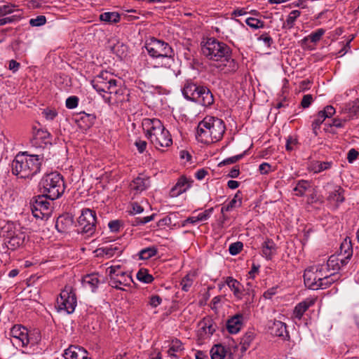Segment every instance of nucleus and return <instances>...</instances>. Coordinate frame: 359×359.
<instances>
[{
	"label": "nucleus",
	"mask_w": 359,
	"mask_h": 359,
	"mask_svg": "<svg viewBox=\"0 0 359 359\" xmlns=\"http://www.w3.org/2000/svg\"><path fill=\"white\" fill-rule=\"evenodd\" d=\"M225 130V123L222 119L207 116L198 123L196 137L198 142L209 144L219 141Z\"/></svg>",
	"instance_id": "1"
},
{
	"label": "nucleus",
	"mask_w": 359,
	"mask_h": 359,
	"mask_svg": "<svg viewBox=\"0 0 359 359\" xmlns=\"http://www.w3.org/2000/svg\"><path fill=\"white\" fill-rule=\"evenodd\" d=\"M142 127L146 136L157 149L168 147L172 144L170 132L165 129L159 119L144 118Z\"/></svg>",
	"instance_id": "2"
},
{
	"label": "nucleus",
	"mask_w": 359,
	"mask_h": 359,
	"mask_svg": "<svg viewBox=\"0 0 359 359\" xmlns=\"http://www.w3.org/2000/svg\"><path fill=\"white\" fill-rule=\"evenodd\" d=\"M339 278L335 272L327 273L325 268L311 266L305 270L304 279L305 285L311 290L324 289Z\"/></svg>",
	"instance_id": "3"
},
{
	"label": "nucleus",
	"mask_w": 359,
	"mask_h": 359,
	"mask_svg": "<svg viewBox=\"0 0 359 359\" xmlns=\"http://www.w3.org/2000/svg\"><path fill=\"white\" fill-rule=\"evenodd\" d=\"M43 194L50 200L60 198L65 192V185L63 177L57 172L45 175L41 180Z\"/></svg>",
	"instance_id": "4"
},
{
	"label": "nucleus",
	"mask_w": 359,
	"mask_h": 359,
	"mask_svg": "<svg viewBox=\"0 0 359 359\" xmlns=\"http://www.w3.org/2000/svg\"><path fill=\"white\" fill-rule=\"evenodd\" d=\"M201 50L205 57L214 61L222 60L231 55V48L226 43L214 38L208 39Z\"/></svg>",
	"instance_id": "5"
},
{
	"label": "nucleus",
	"mask_w": 359,
	"mask_h": 359,
	"mask_svg": "<svg viewBox=\"0 0 359 359\" xmlns=\"http://www.w3.org/2000/svg\"><path fill=\"white\" fill-rule=\"evenodd\" d=\"M107 73H102L97 76L92 81V85L94 89L96 90L99 93H106L109 95H103L104 101L110 104L111 99L113 98L112 95H116L119 93H121V88L118 87L117 81L107 77Z\"/></svg>",
	"instance_id": "6"
},
{
	"label": "nucleus",
	"mask_w": 359,
	"mask_h": 359,
	"mask_svg": "<svg viewBox=\"0 0 359 359\" xmlns=\"http://www.w3.org/2000/svg\"><path fill=\"white\" fill-rule=\"evenodd\" d=\"M107 272L109 276V285L116 289L126 290L124 287H129L133 282L131 276L123 271L120 265L108 267Z\"/></svg>",
	"instance_id": "7"
},
{
	"label": "nucleus",
	"mask_w": 359,
	"mask_h": 359,
	"mask_svg": "<svg viewBox=\"0 0 359 359\" xmlns=\"http://www.w3.org/2000/svg\"><path fill=\"white\" fill-rule=\"evenodd\" d=\"M45 196L39 195L33 197L29 203L30 210L34 217L37 219H47L51 213L50 203Z\"/></svg>",
	"instance_id": "8"
},
{
	"label": "nucleus",
	"mask_w": 359,
	"mask_h": 359,
	"mask_svg": "<svg viewBox=\"0 0 359 359\" xmlns=\"http://www.w3.org/2000/svg\"><path fill=\"white\" fill-rule=\"evenodd\" d=\"M96 223L95 211L88 208L84 209L78 219V231L88 236H92L95 231Z\"/></svg>",
	"instance_id": "9"
},
{
	"label": "nucleus",
	"mask_w": 359,
	"mask_h": 359,
	"mask_svg": "<svg viewBox=\"0 0 359 359\" xmlns=\"http://www.w3.org/2000/svg\"><path fill=\"white\" fill-rule=\"evenodd\" d=\"M76 297L71 286H66L57 299V305L60 311H65L68 314L72 313L76 306Z\"/></svg>",
	"instance_id": "10"
},
{
	"label": "nucleus",
	"mask_w": 359,
	"mask_h": 359,
	"mask_svg": "<svg viewBox=\"0 0 359 359\" xmlns=\"http://www.w3.org/2000/svg\"><path fill=\"white\" fill-rule=\"evenodd\" d=\"M172 55L173 54H168L166 56L158 57L159 60L154 67L156 69V74L158 76L165 79L176 75L173 69L175 59Z\"/></svg>",
	"instance_id": "11"
},
{
	"label": "nucleus",
	"mask_w": 359,
	"mask_h": 359,
	"mask_svg": "<svg viewBox=\"0 0 359 359\" xmlns=\"http://www.w3.org/2000/svg\"><path fill=\"white\" fill-rule=\"evenodd\" d=\"M25 335V333H24ZM41 341V333L39 329L27 330L24 338V354H34L41 351L39 343Z\"/></svg>",
	"instance_id": "12"
},
{
	"label": "nucleus",
	"mask_w": 359,
	"mask_h": 359,
	"mask_svg": "<svg viewBox=\"0 0 359 359\" xmlns=\"http://www.w3.org/2000/svg\"><path fill=\"white\" fill-rule=\"evenodd\" d=\"M145 48L151 57H160L173 54L172 48L163 41L152 38L146 43Z\"/></svg>",
	"instance_id": "13"
},
{
	"label": "nucleus",
	"mask_w": 359,
	"mask_h": 359,
	"mask_svg": "<svg viewBox=\"0 0 359 359\" xmlns=\"http://www.w3.org/2000/svg\"><path fill=\"white\" fill-rule=\"evenodd\" d=\"M24 156H26L24 165V180H31L40 172L43 159L39 155L28 154L27 151H24Z\"/></svg>",
	"instance_id": "14"
},
{
	"label": "nucleus",
	"mask_w": 359,
	"mask_h": 359,
	"mask_svg": "<svg viewBox=\"0 0 359 359\" xmlns=\"http://www.w3.org/2000/svg\"><path fill=\"white\" fill-rule=\"evenodd\" d=\"M217 325L210 318H205L198 323L197 336L199 340L204 341L210 339L216 331Z\"/></svg>",
	"instance_id": "15"
},
{
	"label": "nucleus",
	"mask_w": 359,
	"mask_h": 359,
	"mask_svg": "<svg viewBox=\"0 0 359 359\" xmlns=\"http://www.w3.org/2000/svg\"><path fill=\"white\" fill-rule=\"evenodd\" d=\"M316 301V298L310 297L297 304L292 313L294 320H300L308 309L314 305Z\"/></svg>",
	"instance_id": "16"
},
{
	"label": "nucleus",
	"mask_w": 359,
	"mask_h": 359,
	"mask_svg": "<svg viewBox=\"0 0 359 359\" xmlns=\"http://www.w3.org/2000/svg\"><path fill=\"white\" fill-rule=\"evenodd\" d=\"M97 256L109 259L115 255H119L122 252V248L117 243H112L97 248L95 251Z\"/></svg>",
	"instance_id": "17"
},
{
	"label": "nucleus",
	"mask_w": 359,
	"mask_h": 359,
	"mask_svg": "<svg viewBox=\"0 0 359 359\" xmlns=\"http://www.w3.org/2000/svg\"><path fill=\"white\" fill-rule=\"evenodd\" d=\"M63 356L65 359H90L86 350L76 346H70L67 348Z\"/></svg>",
	"instance_id": "18"
},
{
	"label": "nucleus",
	"mask_w": 359,
	"mask_h": 359,
	"mask_svg": "<svg viewBox=\"0 0 359 359\" xmlns=\"http://www.w3.org/2000/svg\"><path fill=\"white\" fill-rule=\"evenodd\" d=\"M150 186L148 177L138 176L130 184V189L134 194H138L145 191Z\"/></svg>",
	"instance_id": "19"
},
{
	"label": "nucleus",
	"mask_w": 359,
	"mask_h": 359,
	"mask_svg": "<svg viewBox=\"0 0 359 359\" xmlns=\"http://www.w3.org/2000/svg\"><path fill=\"white\" fill-rule=\"evenodd\" d=\"M342 266L341 257L339 255H331L325 265L316 266V268H325V271L327 273H332L338 271Z\"/></svg>",
	"instance_id": "20"
},
{
	"label": "nucleus",
	"mask_w": 359,
	"mask_h": 359,
	"mask_svg": "<svg viewBox=\"0 0 359 359\" xmlns=\"http://www.w3.org/2000/svg\"><path fill=\"white\" fill-rule=\"evenodd\" d=\"M194 102L203 106L209 107L214 103V97L209 88L205 86H201L198 97Z\"/></svg>",
	"instance_id": "21"
},
{
	"label": "nucleus",
	"mask_w": 359,
	"mask_h": 359,
	"mask_svg": "<svg viewBox=\"0 0 359 359\" xmlns=\"http://www.w3.org/2000/svg\"><path fill=\"white\" fill-rule=\"evenodd\" d=\"M214 211L213 208L205 210L204 212L199 213L197 216H192L187 218L182 222V226H185L187 224H194L198 222L206 221L208 219Z\"/></svg>",
	"instance_id": "22"
},
{
	"label": "nucleus",
	"mask_w": 359,
	"mask_h": 359,
	"mask_svg": "<svg viewBox=\"0 0 359 359\" xmlns=\"http://www.w3.org/2000/svg\"><path fill=\"white\" fill-rule=\"evenodd\" d=\"M201 88V86H197L193 83H187L184 87L183 95L186 99L194 102L198 97Z\"/></svg>",
	"instance_id": "23"
},
{
	"label": "nucleus",
	"mask_w": 359,
	"mask_h": 359,
	"mask_svg": "<svg viewBox=\"0 0 359 359\" xmlns=\"http://www.w3.org/2000/svg\"><path fill=\"white\" fill-rule=\"evenodd\" d=\"M190 187V184L187 179L184 177L179 178L175 185L170 190V196L172 197H176L181 194L185 192L187 189Z\"/></svg>",
	"instance_id": "24"
},
{
	"label": "nucleus",
	"mask_w": 359,
	"mask_h": 359,
	"mask_svg": "<svg viewBox=\"0 0 359 359\" xmlns=\"http://www.w3.org/2000/svg\"><path fill=\"white\" fill-rule=\"evenodd\" d=\"M22 326L21 325H15L11 329L10 334L11 337V342L13 346L22 347Z\"/></svg>",
	"instance_id": "25"
},
{
	"label": "nucleus",
	"mask_w": 359,
	"mask_h": 359,
	"mask_svg": "<svg viewBox=\"0 0 359 359\" xmlns=\"http://www.w3.org/2000/svg\"><path fill=\"white\" fill-rule=\"evenodd\" d=\"M243 316L236 314L227 321L226 327L231 334H236L240 331L242 327Z\"/></svg>",
	"instance_id": "26"
},
{
	"label": "nucleus",
	"mask_w": 359,
	"mask_h": 359,
	"mask_svg": "<svg viewBox=\"0 0 359 359\" xmlns=\"http://www.w3.org/2000/svg\"><path fill=\"white\" fill-rule=\"evenodd\" d=\"M338 255L341 257L342 266H346L353 255V249L351 243L346 241L342 243Z\"/></svg>",
	"instance_id": "27"
},
{
	"label": "nucleus",
	"mask_w": 359,
	"mask_h": 359,
	"mask_svg": "<svg viewBox=\"0 0 359 359\" xmlns=\"http://www.w3.org/2000/svg\"><path fill=\"white\" fill-rule=\"evenodd\" d=\"M231 55L226 58H223L222 60H220L222 64L218 66L220 70L223 71L225 74L234 72L238 69V64L233 58H231Z\"/></svg>",
	"instance_id": "28"
},
{
	"label": "nucleus",
	"mask_w": 359,
	"mask_h": 359,
	"mask_svg": "<svg viewBox=\"0 0 359 359\" xmlns=\"http://www.w3.org/2000/svg\"><path fill=\"white\" fill-rule=\"evenodd\" d=\"M270 332L272 335L276 337H287V332L286 330L285 323L281 321H274L271 325L269 326Z\"/></svg>",
	"instance_id": "29"
},
{
	"label": "nucleus",
	"mask_w": 359,
	"mask_h": 359,
	"mask_svg": "<svg viewBox=\"0 0 359 359\" xmlns=\"http://www.w3.org/2000/svg\"><path fill=\"white\" fill-rule=\"evenodd\" d=\"M183 350V345L180 340H172L170 344L169 348L168 350V356L177 359L180 357V355Z\"/></svg>",
	"instance_id": "30"
},
{
	"label": "nucleus",
	"mask_w": 359,
	"mask_h": 359,
	"mask_svg": "<svg viewBox=\"0 0 359 359\" xmlns=\"http://www.w3.org/2000/svg\"><path fill=\"white\" fill-rule=\"evenodd\" d=\"M225 283L228 285V287L233 291L234 295L241 299L242 297V291H241V284L234 279L233 278L229 276L226 278Z\"/></svg>",
	"instance_id": "31"
},
{
	"label": "nucleus",
	"mask_w": 359,
	"mask_h": 359,
	"mask_svg": "<svg viewBox=\"0 0 359 359\" xmlns=\"http://www.w3.org/2000/svg\"><path fill=\"white\" fill-rule=\"evenodd\" d=\"M276 246L272 240L267 239L262 245V253L267 259H271L276 253Z\"/></svg>",
	"instance_id": "32"
},
{
	"label": "nucleus",
	"mask_w": 359,
	"mask_h": 359,
	"mask_svg": "<svg viewBox=\"0 0 359 359\" xmlns=\"http://www.w3.org/2000/svg\"><path fill=\"white\" fill-rule=\"evenodd\" d=\"M82 284L86 288L91 290L93 292L97 287L99 280L97 275L90 274L86 276L82 280Z\"/></svg>",
	"instance_id": "33"
},
{
	"label": "nucleus",
	"mask_w": 359,
	"mask_h": 359,
	"mask_svg": "<svg viewBox=\"0 0 359 359\" xmlns=\"http://www.w3.org/2000/svg\"><path fill=\"white\" fill-rule=\"evenodd\" d=\"M22 152L20 151L15 156V158L11 164L12 173L19 178H22V176L20 173L22 170Z\"/></svg>",
	"instance_id": "34"
},
{
	"label": "nucleus",
	"mask_w": 359,
	"mask_h": 359,
	"mask_svg": "<svg viewBox=\"0 0 359 359\" xmlns=\"http://www.w3.org/2000/svg\"><path fill=\"white\" fill-rule=\"evenodd\" d=\"M255 338V333L252 331L247 332L241 338L240 343V351L244 353L250 347L252 341Z\"/></svg>",
	"instance_id": "35"
},
{
	"label": "nucleus",
	"mask_w": 359,
	"mask_h": 359,
	"mask_svg": "<svg viewBox=\"0 0 359 359\" xmlns=\"http://www.w3.org/2000/svg\"><path fill=\"white\" fill-rule=\"evenodd\" d=\"M120 15L116 12H105L100 15V20L101 21L107 23H116L120 21Z\"/></svg>",
	"instance_id": "36"
},
{
	"label": "nucleus",
	"mask_w": 359,
	"mask_h": 359,
	"mask_svg": "<svg viewBox=\"0 0 359 359\" xmlns=\"http://www.w3.org/2000/svg\"><path fill=\"white\" fill-rule=\"evenodd\" d=\"M226 353V348L224 346L216 344L210 350V356L212 359H224Z\"/></svg>",
	"instance_id": "37"
},
{
	"label": "nucleus",
	"mask_w": 359,
	"mask_h": 359,
	"mask_svg": "<svg viewBox=\"0 0 359 359\" xmlns=\"http://www.w3.org/2000/svg\"><path fill=\"white\" fill-rule=\"evenodd\" d=\"M158 250L155 246H151L141 250L139 253V259L147 260L156 255Z\"/></svg>",
	"instance_id": "38"
},
{
	"label": "nucleus",
	"mask_w": 359,
	"mask_h": 359,
	"mask_svg": "<svg viewBox=\"0 0 359 359\" xmlns=\"http://www.w3.org/2000/svg\"><path fill=\"white\" fill-rule=\"evenodd\" d=\"M301 12L298 10L292 11L287 17L285 22L283 24V28L288 29H292L294 26L296 20L300 16Z\"/></svg>",
	"instance_id": "39"
},
{
	"label": "nucleus",
	"mask_w": 359,
	"mask_h": 359,
	"mask_svg": "<svg viewBox=\"0 0 359 359\" xmlns=\"http://www.w3.org/2000/svg\"><path fill=\"white\" fill-rule=\"evenodd\" d=\"M34 137L36 140H41L42 143H50L51 135L45 129H37L34 132Z\"/></svg>",
	"instance_id": "40"
},
{
	"label": "nucleus",
	"mask_w": 359,
	"mask_h": 359,
	"mask_svg": "<svg viewBox=\"0 0 359 359\" xmlns=\"http://www.w3.org/2000/svg\"><path fill=\"white\" fill-rule=\"evenodd\" d=\"M311 188V184L309 181L306 180H299L297 182L295 187L294 188V191L296 192V195L299 196H302L304 195L306 191Z\"/></svg>",
	"instance_id": "41"
},
{
	"label": "nucleus",
	"mask_w": 359,
	"mask_h": 359,
	"mask_svg": "<svg viewBox=\"0 0 359 359\" xmlns=\"http://www.w3.org/2000/svg\"><path fill=\"white\" fill-rule=\"evenodd\" d=\"M325 120V118L323 115V113L318 112L311 124L313 133L316 136L318 135L320 125L324 122Z\"/></svg>",
	"instance_id": "42"
},
{
	"label": "nucleus",
	"mask_w": 359,
	"mask_h": 359,
	"mask_svg": "<svg viewBox=\"0 0 359 359\" xmlns=\"http://www.w3.org/2000/svg\"><path fill=\"white\" fill-rule=\"evenodd\" d=\"M343 192V189L340 187H338L334 191L330 194L328 199L336 203H342L344 200Z\"/></svg>",
	"instance_id": "43"
},
{
	"label": "nucleus",
	"mask_w": 359,
	"mask_h": 359,
	"mask_svg": "<svg viewBox=\"0 0 359 359\" xmlns=\"http://www.w3.org/2000/svg\"><path fill=\"white\" fill-rule=\"evenodd\" d=\"M137 278L144 283H150L154 280L153 276L144 269H141L137 273Z\"/></svg>",
	"instance_id": "44"
},
{
	"label": "nucleus",
	"mask_w": 359,
	"mask_h": 359,
	"mask_svg": "<svg viewBox=\"0 0 359 359\" xmlns=\"http://www.w3.org/2000/svg\"><path fill=\"white\" fill-rule=\"evenodd\" d=\"M22 244V239L20 237L18 236H12L7 241V248L9 250H15L20 248Z\"/></svg>",
	"instance_id": "45"
},
{
	"label": "nucleus",
	"mask_w": 359,
	"mask_h": 359,
	"mask_svg": "<svg viewBox=\"0 0 359 359\" xmlns=\"http://www.w3.org/2000/svg\"><path fill=\"white\" fill-rule=\"evenodd\" d=\"M245 23L253 29H258L264 27V22L255 18H248L245 20Z\"/></svg>",
	"instance_id": "46"
},
{
	"label": "nucleus",
	"mask_w": 359,
	"mask_h": 359,
	"mask_svg": "<svg viewBox=\"0 0 359 359\" xmlns=\"http://www.w3.org/2000/svg\"><path fill=\"white\" fill-rule=\"evenodd\" d=\"M325 30L324 29L320 28L316 30L315 32L311 33L309 35V39L312 43H316L319 41L321 37L325 34Z\"/></svg>",
	"instance_id": "47"
},
{
	"label": "nucleus",
	"mask_w": 359,
	"mask_h": 359,
	"mask_svg": "<svg viewBox=\"0 0 359 359\" xmlns=\"http://www.w3.org/2000/svg\"><path fill=\"white\" fill-rule=\"evenodd\" d=\"M154 216L155 215L153 214L150 216H147L144 217H136L131 222L133 226L143 225L152 221L154 218Z\"/></svg>",
	"instance_id": "48"
},
{
	"label": "nucleus",
	"mask_w": 359,
	"mask_h": 359,
	"mask_svg": "<svg viewBox=\"0 0 359 359\" xmlns=\"http://www.w3.org/2000/svg\"><path fill=\"white\" fill-rule=\"evenodd\" d=\"M331 165V162H316L313 165V170L315 172H320L323 170L330 168Z\"/></svg>",
	"instance_id": "49"
},
{
	"label": "nucleus",
	"mask_w": 359,
	"mask_h": 359,
	"mask_svg": "<svg viewBox=\"0 0 359 359\" xmlns=\"http://www.w3.org/2000/svg\"><path fill=\"white\" fill-rule=\"evenodd\" d=\"M248 12L245 11L244 8H238L235 9L231 13V19H233L236 22L239 23L242 27H244L243 23L241 22L238 19L235 18L236 17L242 16L246 15Z\"/></svg>",
	"instance_id": "50"
},
{
	"label": "nucleus",
	"mask_w": 359,
	"mask_h": 359,
	"mask_svg": "<svg viewBox=\"0 0 359 359\" xmlns=\"http://www.w3.org/2000/svg\"><path fill=\"white\" fill-rule=\"evenodd\" d=\"M245 152H244L243 154H239V155H236V156H234L232 157L225 158L224 160H223L222 161H221L219 163V166L235 163L236 162H237L238 161H239L240 159H241L243 157V156L245 155Z\"/></svg>",
	"instance_id": "51"
},
{
	"label": "nucleus",
	"mask_w": 359,
	"mask_h": 359,
	"mask_svg": "<svg viewBox=\"0 0 359 359\" xmlns=\"http://www.w3.org/2000/svg\"><path fill=\"white\" fill-rule=\"evenodd\" d=\"M243 245L241 242H236L229 245V251L232 255L238 254L243 249Z\"/></svg>",
	"instance_id": "52"
},
{
	"label": "nucleus",
	"mask_w": 359,
	"mask_h": 359,
	"mask_svg": "<svg viewBox=\"0 0 359 359\" xmlns=\"http://www.w3.org/2000/svg\"><path fill=\"white\" fill-rule=\"evenodd\" d=\"M46 18L44 15H39L36 18H32L29 20V24L32 27H39L45 25Z\"/></svg>",
	"instance_id": "53"
},
{
	"label": "nucleus",
	"mask_w": 359,
	"mask_h": 359,
	"mask_svg": "<svg viewBox=\"0 0 359 359\" xmlns=\"http://www.w3.org/2000/svg\"><path fill=\"white\" fill-rule=\"evenodd\" d=\"M349 107H346L345 108L346 111H348V112L351 114L349 117H352L353 116L356 115L358 113H359V102L355 101L352 102L351 104H349Z\"/></svg>",
	"instance_id": "54"
},
{
	"label": "nucleus",
	"mask_w": 359,
	"mask_h": 359,
	"mask_svg": "<svg viewBox=\"0 0 359 359\" xmlns=\"http://www.w3.org/2000/svg\"><path fill=\"white\" fill-rule=\"evenodd\" d=\"M42 114L46 119L52 121L57 116V112L55 109L46 108L43 110Z\"/></svg>",
	"instance_id": "55"
},
{
	"label": "nucleus",
	"mask_w": 359,
	"mask_h": 359,
	"mask_svg": "<svg viewBox=\"0 0 359 359\" xmlns=\"http://www.w3.org/2000/svg\"><path fill=\"white\" fill-rule=\"evenodd\" d=\"M350 119H351V117H349L348 118H333L332 122L330 126L336 127L337 128H344L345 126V123Z\"/></svg>",
	"instance_id": "56"
},
{
	"label": "nucleus",
	"mask_w": 359,
	"mask_h": 359,
	"mask_svg": "<svg viewBox=\"0 0 359 359\" xmlns=\"http://www.w3.org/2000/svg\"><path fill=\"white\" fill-rule=\"evenodd\" d=\"M241 192L238 191L233 199L228 203L230 205V208H234L236 207H238L241 205L242 201L241 196Z\"/></svg>",
	"instance_id": "57"
},
{
	"label": "nucleus",
	"mask_w": 359,
	"mask_h": 359,
	"mask_svg": "<svg viewBox=\"0 0 359 359\" xmlns=\"http://www.w3.org/2000/svg\"><path fill=\"white\" fill-rule=\"evenodd\" d=\"M79 103V98L76 96L69 97L66 100V107L68 109H74L77 107Z\"/></svg>",
	"instance_id": "58"
},
{
	"label": "nucleus",
	"mask_w": 359,
	"mask_h": 359,
	"mask_svg": "<svg viewBox=\"0 0 359 359\" xmlns=\"http://www.w3.org/2000/svg\"><path fill=\"white\" fill-rule=\"evenodd\" d=\"M193 283V280L189 278V276H186L181 281V286L182 289L187 292L189 291V288L191 287Z\"/></svg>",
	"instance_id": "59"
},
{
	"label": "nucleus",
	"mask_w": 359,
	"mask_h": 359,
	"mask_svg": "<svg viewBox=\"0 0 359 359\" xmlns=\"http://www.w3.org/2000/svg\"><path fill=\"white\" fill-rule=\"evenodd\" d=\"M28 293L30 294V295L26 299H29L34 304H38L36 299L39 297V289L34 287L33 290H29Z\"/></svg>",
	"instance_id": "60"
},
{
	"label": "nucleus",
	"mask_w": 359,
	"mask_h": 359,
	"mask_svg": "<svg viewBox=\"0 0 359 359\" xmlns=\"http://www.w3.org/2000/svg\"><path fill=\"white\" fill-rule=\"evenodd\" d=\"M319 112L323 113V115H324L325 118H326L331 117L332 115H334L336 112V110L332 106L327 105L323 109V110H321Z\"/></svg>",
	"instance_id": "61"
},
{
	"label": "nucleus",
	"mask_w": 359,
	"mask_h": 359,
	"mask_svg": "<svg viewBox=\"0 0 359 359\" xmlns=\"http://www.w3.org/2000/svg\"><path fill=\"white\" fill-rule=\"evenodd\" d=\"M313 96L310 94L304 95L301 102V106L303 108H308L313 102Z\"/></svg>",
	"instance_id": "62"
},
{
	"label": "nucleus",
	"mask_w": 359,
	"mask_h": 359,
	"mask_svg": "<svg viewBox=\"0 0 359 359\" xmlns=\"http://www.w3.org/2000/svg\"><path fill=\"white\" fill-rule=\"evenodd\" d=\"M162 302V299L158 295H153L150 297L149 304L151 306L156 308Z\"/></svg>",
	"instance_id": "63"
},
{
	"label": "nucleus",
	"mask_w": 359,
	"mask_h": 359,
	"mask_svg": "<svg viewBox=\"0 0 359 359\" xmlns=\"http://www.w3.org/2000/svg\"><path fill=\"white\" fill-rule=\"evenodd\" d=\"M259 170L262 175L268 174L272 170L271 165L268 163H262L259 167Z\"/></svg>",
	"instance_id": "64"
}]
</instances>
